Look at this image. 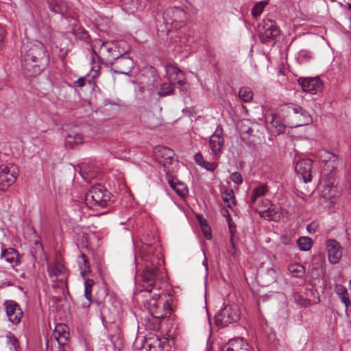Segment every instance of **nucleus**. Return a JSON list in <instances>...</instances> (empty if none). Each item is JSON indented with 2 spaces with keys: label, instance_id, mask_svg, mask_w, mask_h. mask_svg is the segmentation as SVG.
I'll use <instances>...</instances> for the list:
<instances>
[{
  "label": "nucleus",
  "instance_id": "1",
  "mask_svg": "<svg viewBox=\"0 0 351 351\" xmlns=\"http://www.w3.org/2000/svg\"><path fill=\"white\" fill-rule=\"evenodd\" d=\"M21 62L25 75H39L49 62L46 47L37 40L23 43L21 48Z\"/></svg>",
  "mask_w": 351,
  "mask_h": 351
},
{
  "label": "nucleus",
  "instance_id": "2",
  "mask_svg": "<svg viewBox=\"0 0 351 351\" xmlns=\"http://www.w3.org/2000/svg\"><path fill=\"white\" fill-rule=\"evenodd\" d=\"M154 247L150 244H145L142 247L141 257L144 262V269L141 274L142 292L150 294L153 291L160 292L157 282L160 280L162 273L158 269L160 258L153 254Z\"/></svg>",
  "mask_w": 351,
  "mask_h": 351
},
{
  "label": "nucleus",
  "instance_id": "3",
  "mask_svg": "<svg viewBox=\"0 0 351 351\" xmlns=\"http://www.w3.org/2000/svg\"><path fill=\"white\" fill-rule=\"evenodd\" d=\"M282 111L286 114L284 119L291 128L308 125L312 122L309 112L297 104H288L282 108Z\"/></svg>",
  "mask_w": 351,
  "mask_h": 351
},
{
  "label": "nucleus",
  "instance_id": "4",
  "mask_svg": "<svg viewBox=\"0 0 351 351\" xmlns=\"http://www.w3.org/2000/svg\"><path fill=\"white\" fill-rule=\"evenodd\" d=\"M171 299H164L160 293H154L151 298L147 300V306L150 314L154 318L160 319L171 313Z\"/></svg>",
  "mask_w": 351,
  "mask_h": 351
},
{
  "label": "nucleus",
  "instance_id": "5",
  "mask_svg": "<svg viewBox=\"0 0 351 351\" xmlns=\"http://www.w3.org/2000/svg\"><path fill=\"white\" fill-rule=\"evenodd\" d=\"M110 193L101 184L95 185L86 194V204L92 209L106 207L110 202Z\"/></svg>",
  "mask_w": 351,
  "mask_h": 351
},
{
  "label": "nucleus",
  "instance_id": "6",
  "mask_svg": "<svg viewBox=\"0 0 351 351\" xmlns=\"http://www.w3.org/2000/svg\"><path fill=\"white\" fill-rule=\"evenodd\" d=\"M258 36L264 44L274 43L280 35V29L276 22L270 19H263L258 26Z\"/></svg>",
  "mask_w": 351,
  "mask_h": 351
},
{
  "label": "nucleus",
  "instance_id": "7",
  "mask_svg": "<svg viewBox=\"0 0 351 351\" xmlns=\"http://www.w3.org/2000/svg\"><path fill=\"white\" fill-rule=\"evenodd\" d=\"M240 317L236 305H228L221 308L215 315V324L219 327H226L239 321Z\"/></svg>",
  "mask_w": 351,
  "mask_h": 351
},
{
  "label": "nucleus",
  "instance_id": "8",
  "mask_svg": "<svg viewBox=\"0 0 351 351\" xmlns=\"http://www.w3.org/2000/svg\"><path fill=\"white\" fill-rule=\"evenodd\" d=\"M112 65L111 71L115 73L123 74L128 75L134 68L133 60L123 54H120L114 60L110 62Z\"/></svg>",
  "mask_w": 351,
  "mask_h": 351
},
{
  "label": "nucleus",
  "instance_id": "9",
  "mask_svg": "<svg viewBox=\"0 0 351 351\" xmlns=\"http://www.w3.org/2000/svg\"><path fill=\"white\" fill-rule=\"evenodd\" d=\"M18 177V168L14 165L0 167V189L5 190L12 185Z\"/></svg>",
  "mask_w": 351,
  "mask_h": 351
},
{
  "label": "nucleus",
  "instance_id": "10",
  "mask_svg": "<svg viewBox=\"0 0 351 351\" xmlns=\"http://www.w3.org/2000/svg\"><path fill=\"white\" fill-rule=\"evenodd\" d=\"M99 47V53L106 58L114 60L119 55L117 51V46L115 43L112 42H101V40H96L93 47L94 53H96L97 48Z\"/></svg>",
  "mask_w": 351,
  "mask_h": 351
},
{
  "label": "nucleus",
  "instance_id": "11",
  "mask_svg": "<svg viewBox=\"0 0 351 351\" xmlns=\"http://www.w3.org/2000/svg\"><path fill=\"white\" fill-rule=\"evenodd\" d=\"M313 161L306 158L298 161L295 165V173L302 178L304 182L307 183L312 180Z\"/></svg>",
  "mask_w": 351,
  "mask_h": 351
},
{
  "label": "nucleus",
  "instance_id": "12",
  "mask_svg": "<svg viewBox=\"0 0 351 351\" xmlns=\"http://www.w3.org/2000/svg\"><path fill=\"white\" fill-rule=\"evenodd\" d=\"M4 306L8 319L13 324L20 322L23 312L19 304L13 300H6L4 302Z\"/></svg>",
  "mask_w": 351,
  "mask_h": 351
},
{
  "label": "nucleus",
  "instance_id": "13",
  "mask_svg": "<svg viewBox=\"0 0 351 351\" xmlns=\"http://www.w3.org/2000/svg\"><path fill=\"white\" fill-rule=\"evenodd\" d=\"M154 155L160 164L168 167L173 160L174 152L167 147L158 146L154 149Z\"/></svg>",
  "mask_w": 351,
  "mask_h": 351
},
{
  "label": "nucleus",
  "instance_id": "14",
  "mask_svg": "<svg viewBox=\"0 0 351 351\" xmlns=\"http://www.w3.org/2000/svg\"><path fill=\"white\" fill-rule=\"evenodd\" d=\"M224 143L222 128L218 127L211 135L209 140V145L213 155L220 154Z\"/></svg>",
  "mask_w": 351,
  "mask_h": 351
},
{
  "label": "nucleus",
  "instance_id": "15",
  "mask_svg": "<svg viewBox=\"0 0 351 351\" xmlns=\"http://www.w3.org/2000/svg\"><path fill=\"white\" fill-rule=\"evenodd\" d=\"M298 81L303 91L311 93L313 94H315L322 86V82L318 77H300Z\"/></svg>",
  "mask_w": 351,
  "mask_h": 351
},
{
  "label": "nucleus",
  "instance_id": "16",
  "mask_svg": "<svg viewBox=\"0 0 351 351\" xmlns=\"http://www.w3.org/2000/svg\"><path fill=\"white\" fill-rule=\"evenodd\" d=\"M327 248L329 261L333 264L338 263L342 256L339 243L334 239H329L327 241Z\"/></svg>",
  "mask_w": 351,
  "mask_h": 351
},
{
  "label": "nucleus",
  "instance_id": "17",
  "mask_svg": "<svg viewBox=\"0 0 351 351\" xmlns=\"http://www.w3.org/2000/svg\"><path fill=\"white\" fill-rule=\"evenodd\" d=\"M184 17V10L177 7L167 9L163 15L166 23L181 22Z\"/></svg>",
  "mask_w": 351,
  "mask_h": 351
},
{
  "label": "nucleus",
  "instance_id": "18",
  "mask_svg": "<svg viewBox=\"0 0 351 351\" xmlns=\"http://www.w3.org/2000/svg\"><path fill=\"white\" fill-rule=\"evenodd\" d=\"M260 125L257 123H252L248 119L243 120L240 125V132L242 134L260 138Z\"/></svg>",
  "mask_w": 351,
  "mask_h": 351
},
{
  "label": "nucleus",
  "instance_id": "19",
  "mask_svg": "<svg viewBox=\"0 0 351 351\" xmlns=\"http://www.w3.org/2000/svg\"><path fill=\"white\" fill-rule=\"evenodd\" d=\"M20 254L19 252L12 247L1 249L0 258H4L8 263L12 265H20Z\"/></svg>",
  "mask_w": 351,
  "mask_h": 351
},
{
  "label": "nucleus",
  "instance_id": "20",
  "mask_svg": "<svg viewBox=\"0 0 351 351\" xmlns=\"http://www.w3.org/2000/svg\"><path fill=\"white\" fill-rule=\"evenodd\" d=\"M317 157L323 163L327 165L332 169L337 167L338 157L332 153L322 149L318 152Z\"/></svg>",
  "mask_w": 351,
  "mask_h": 351
},
{
  "label": "nucleus",
  "instance_id": "21",
  "mask_svg": "<svg viewBox=\"0 0 351 351\" xmlns=\"http://www.w3.org/2000/svg\"><path fill=\"white\" fill-rule=\"evenodd\" d=\"M51 11L56 14L64 15L68 10L69 5L65 0H48Z\"/></svg>",
  "mask_w": 351,
  "mask_h": 351
},
{
  "label": "nucleus",
  "instance_id": "22",
  "mask_svg": "<svg viewBox=\"0 0 351 351\" xmlns=\"http://www.w3.org/2000/svg\"><path fill=\"white\" fill-rule=\"evenodd\" d=\"M53 336L58 343H66L69 337L66 325L61 324H57L54 330Z\"/></svg>",
  "mask_w": 351,
  "mask_h": 351
},
{
  "label": "nucleus",
  "instance_id": "23",
  "mask_svg": "<svg viewBox=\"0 0 351 351\" xmlns=\"http://www.w3.org/2000/svg\"><path fill=\"white\" fill-rule=\"evenodd\" d=\"M226 351H250L249 345L243 339L237 338L230 341Z\"/></svg>",
  "mask_w": 351,
  "mask_h": 351
},
{
  "label": "nucleus",
  "instance_id": "24",
  "mask_svg": "<svg viewBox=\"0 0 351 351\" xmlns=\"http://www.w3.org/2000/svg\"><path fill=\"white\" fill-rule=\"evenodd\" d=\"M84 138L80 133L75 132H69L65 137V145L67 147H73L83 143Z\"/></svg>",
  "mask_w": 351,
  "mask_h": 351
},
{
  "label": "nucleus",
  "instance_id": "25",
  "mask_svg": "<svg viewBox=\"0 0 351 351\" xmlns=\"http://www.w3.org/2000/svg\"><path fill=\"white\" fill-rule=\"evenodd\" d=\"M339 194L337 186L330 184L324 186L321 191L322 196L331 202L339 196Z\"/></svg>",
  "mask_w": 351,
  "mask_h": 351
},
{
  "label": "nucleus",
  "instance_id": "26",
  "mask_svg": "<svg viewBox=\"0 0 351 351\" xmlns=\"http://www.w3.org/2000/svg\"><path fill=\"white\" fill-rule=\"evenodd\" d=\"M48 272L51 278H58L64 271V266L60 262L56 261L48 266Z\"/></svg>",
  "mask_w": 351,
  "mask_h": 351
},
{
  "label": "nucleus",
  "instance_id": "27",
  "mask_svg": "<svg viewBox=\"0 0 351 351\" xmlns=\"http://www.w3.org/2000/svg\"><path fill=\"white\" fill-rule=\"evenodd\" d=\"M78 265L80 269L82 276L85 279L88 273H90V265L87 257L83 253L78 256Z\"/></svg>",
  "mask_w": 351,
  "mask_h": 351
},
{
  "label": "nucleus",
  "instance_id": "28",
  "mask_svg": "<svg viewBox=\"0 0 351 351\" xmlns=\"http://www.w3.org/2000/svg\"><path fill=\"white\" fill-rule=\"evenodd\" d=\"M335 291L339 295L341 301L345 304L346 308L351 306V302L348 297V293L346 288L342 285H337L335 287Z\"/></svg>",
  "mask_w": 351,
  "mask_h": 351
},
{
  "label": "nucleus",
  "instance_id": "29",
  "mask_svg": "<svg viewBox=\"0 0 351 351\" xmlns=\"http://www.w3.org/2000/svg\"><path fill=\"white\" fill-rule=\"evenodd\" d=\"M221 193L223 200L227 204L228 207L232 208L235 205V196L232 189H222Z\"/></svg>",
  "mask_w": 351,
  "mask_h": 351
},
{
  "label": "nucleus",
  "instance_id": "30",
  "mask_svg": "<svg viewBox=\"0 0 351 351\" xmlns=\"http://www.w3.org/2000/svg\"><path fill=\"white\" fill-rule=\"evenodd\" d=\"M267 191L268 187L265 184L254 188L252 191V197L250 199L251 204L256 203L258 198L264 196Z\"/></svg>",
  "mask_w": 351,
  "mask_h": 351
},
{
  "label": "nucleus",
  "instance_id": "31",
  "mask_svg": "<svg viewBox=\"0 0 351 351\" xmlns=\"http://www.w3.org/2000/svg\"><path fill=\"white\" fill-rule=\"evenodd\" d=\"M262 213L261 217L268 221H276L280 216V213L274 208L273 205L269 208L265 209L263 212L262 211Z\"/></svg>",
  "mask_w": 351,
  "mask_h": 351
},
{
  "label": "nucleus",
  "instance_id": "32",
  "mask_svg": "<svg viewBox=\"0 0 351 351\" xmlns=\"http://www.w3.org/2000/svg\"><path fill=\"white\" fill-rule=\"evenodd\" d=\"M169 184L179 196L184 197L188 193V189L183 183L169 180Z\"/></svg>",
  "mask_w": 351,
  "mask_h": 351
},
{
  "label": "nucleus",
  "instance_id": "33",
  "mask_svg": "<svg viewBox=\"0 0 351 351\" xmlns=\"http://www.w3.org/2000/svg\"><path fill=\"white\" fill-rule=\"evenodd\" d=\"M289 271L295 278H301L305 274V269L303 265L299 263L291 264L288 267Z\"/></svg>",
  "mask_w": 351,
  "mask_h": 351
},
{
  "label": "nucleus",
  "instance_id": "34",
  "mask_svg": "<svg viewBox=\"0 0 351 351\" xmlns=\"http://www.w3.org/2000/svg\"><path fill=\"white\" fill-rule=\"evenodd\" d=\"M298 247L302 251H308L313 246V240L308 237H301L297 241Z\"/></svg>",
  "mask_w": 351,
  "mask_h": 351
},
{
  "label": "nucleus",
  "instance_id": "35",
  "mask_svg": "<svg viewBox=\"0 0 351 351\" xmlns=\"http://www.w3.org/2000/svg\"><path fill=\"white\" fill-rule=\"evenodd\" d=\"M94 281L92 279H86L84 282V296L88 300V304H84V306L88 307L91 303V292Z\"/></svg>",
  "mask_w": 351,
  "mask_h": 351
},
{
  "label": "nucleus",
  "instance_id": "36",
  "mask_svg": "<svg viewBox=\"0 0 351 351\" xmlns=\"http://www.w3.org/2000/svg\"><path fill=\"white\" fill-rule=\"evenodd\" d=\"M239 97L245 102H248L253 97V93L249 87H242L239 92Z\"/></svg>",
  "mask_w": 351,
  "mask_h": 351
},
{
  "label": "nucleus",
  "instance_id": "37",
  "mask_svg": "<svg viewBox=\"0 0 351 351\" xmlns=\"http://www.w3.org/2000/svg\"><path fill=\"white\" fill-rule=\"evenodd\" d=\"M269 122V118H267V123ZM270 125L272 128H276V132L278 134L282 133L285 131V126L281 123L274 116H271V121H269Z\"/></svg>",
  "mask_w": 351,
  "mask_h": 351
},
{
  "label": "nucleus",
  "instance_id": "38",
  "mask_svg": "<svg viewBox=\"0 0 351 351\" xmlns=\"http://www.w3.org/2000/svg\"><path fill=\"white\" fill-rule=\"evenodd\" d=\"M267 4V3L265 1H260L256 3L252 9V15L255 18L260 16Z\"/></svg>",
  "mask_w": 351,
  "mask_h": 351
},
{
  "label": "nucleus",
  "instance_id": "39",
  "mask_svg": "<svg viewBox=\"0 0 351 351\" xmlns=\"http://www.w3.org/2000/svg\"><path fill=\"white\" fill-rule=\"evenodd\" d=\"M173 86L171 83H164L161 85L160 91L158 93V95L163 97L167 95H170L173 93Z\"/></svg>",
  "mask_w": 351,
  "mask_h": 351
},
{
  "label": "nucleus",
  "instance_id": "40",
  "mask_svg": "<svg viewBox=\"0 0 351 351\" xmlns=\"http://www.w3.org/2000/svg\"><path fill=\"white\" fill-rule=\"evenodd\" d=\"M7 344L12 351H18L19 348V342L14 336H7Z\"/></svg>",
  "mask_w": 351,
  "mask_h": 351
},
{
  "label": "nucleus",
  "instance_id": "41",
  "mask_svg": "<svg viewBox=\"0 0 351 351\" xmlns=\"http://www.w3.org/2000/svg\"><path fill=\"white\" fill-rule=\"evenodd\" d=\"M73 34L75 36L84 42H88L89 36L88 32L84 29H78L76 30H74Z\"/></svg>",
  "mask_w": 351,
  "mask_h": 351
},
{
  "label": "nucleus",
  "instance_id": "42",
  "mask_svg": "<svg viewBox=\"0 0 351 351\" xmlns=\"http://www.w3.org/2000/svg\"><path fill=\"white\" fill-rule=\"evenodd\" d=\"M271 205L272 204L269 199H261V202L258 204V207L256 208V210L260 214V216H261L263 214L262 211L263 212L265 209L267 210V208H269Z\"/></svg>",
  "mask_w": 351,
  "mask_h": 351
},
{
  "label": "nucleus",
  "instance_id": "43",
  "mask_svg": "<svg viewBox=\"0 0 351 351\" xmlns=\"http://www.w3.org/2000/svg\"><path fill=\"white\" fill-rule=\"evenodd\" d=\"M230 179L234 183L237 184H240L243 182L242 176L239 172H234L231 173Z\"/></svg>",
  "mask_w": 351,
  "mask_h": 351
},
{
  "label": "nucleus",
  "instance_id": "44",
  "mask_svg": "<svg viewBox=\"0 0 351 351\" xmlns=\"http://www.w3.org/2000/svg\"><path fill=\"white\" fill-rule=\"evenodd\" d=\"M176 73L178 76L181 75L180 79L178 80L177 83L179 85V86L180 87V88H183L184 87V86L186 85V81L182 77H184V73L179 69H176Z\"/></svg>",
  "mask_w": 351,
  "mask_h": 351
},
{
  "label": "nucleus",
  "instance_id": "45",
  "mask_svg": "<svg viewBox=\"0 0 351 351\" xmlns=\"http://www.w3.org/2000/svg\"><path fill=\"white\" fill-rule=\"evenodd\" d=\"M201 167L210 171H213L217 167V164L215 162H210L204 160V163L202 164Z\"/></svg>",
  "mask_w": 351,
  "mask_h": 351
},
{
  "label": "nucleus",
  "instance_id": "46",
  "mask_svg": "<svg viewBox=\"0 0 351 351\" xmlns=\"http://www.w3.org/2000/svg\"><path fill=\"white\" fill-rule=\"evenodd\" d=\"M204 223H205L204 228L202 229V231L204 234L205 238L208 240L211 239L212 238V234L210 227L208 226L207 221H204Z\"/></svg>",
  "mask_w": 351,
  "mask_h": 351
},
{
  "label": "nucleus",
  "instance_id": "47",
  "mask_svg": "<svg viewBox=\"0 0 351 351\" xmlns=\"http://www.w3.org/2000/svg\"><path fill=\"white\" fill-rule=\"evenodd\" d=\"M318 227V223L316 221H313L307 226L306 230L310 234H313L316 232Z\"/></svg>",
  "mask_w": 351,
  "mask_h": 351
},
{
  "label": "nucleus",
  "instance_id": "48",
  "mask_svg": "<svg viewBox=\"0 0 351 351\" xmlns=\"http://www.w3.org/2000/svg\"><path fill=\"white\" fill-rule=\"evenodd\" d=\"M125 4L128 5V9L131 10L132 12L136 10H138L139 8L138 0H135L131 5H130L128 3H126Z\"/></svg>",
  "mask_w": 351,
  "mask_h": 351
},
{
  "label": "nucleus",
  "instance_id": "49",
  "mask_svg": "<svg viewBox=\"0 0 351 351\" xmlns=\"http://www.w3.org/2000/svg\"><path fill=\"white\" fill-rule=\"evenodd\" d=\"M194 159L195 162L201 166L202 163H204V159L202 154L197 153L194 156Z\"/></svg>",
  "mask_w": 351,
  "mask_h": 351
},
{
  "label": "nucleus",
  "instance_id": "50",
  "mask_svg": "<svg viewBox=\"0 0 351 351\" xmlns=\"http://www.w3.org/2000/svg\"><path fill=\"white\" fill-rule=\"evenodd\" d=\"M74 84L77 87H83L85 84V77H82L78 78V80L74 82Z\"/></svg>",
  "mask_w": 351,
  "mask_h": 351
},
{
  "label": "nucleus",
  "instance_id": "51",
  "mask_svg": "<svg viewBox=\"0 0 351 351\" xmlns=\"http://www.w3.org/2000/svg\"><path fill=\"white\" fill-rule=\"evenodd\" d=\"M58 343V346L57 348V350L56 351H68L67 350V347L68 346L66 345V343Z\"/></svg>",
  "mask_w": 351,
  "mask_h": 351
},
{
  "label": "nucleus",
  "instance_id": "52",
  "mask_svg": "<svg viewBox=\"0 0 351 351\" xmlns=\"http://www.w3.org/2000/svg\"><path fill=\"white\" fill-rule=\"evenodd\" d=\"M281 241L285 245H289L290 243V238L287 235H283L281 237Z\"/></svg>",
  "mask_w": 351,
  "mask_h": 351
},
{
  "label": "nucleus",
  "instance_id": "53",
  "mask_svg": "<svg viewBox=\"0 0 351 351\" xmlns=\"http://www.w3.org/2000/svg\"><path fill=\"white\" fill-rule=\"evenodd\" d=\"M308 56V53L306 50H301L299 53V58H306Z\"/></svg>",
  "mask_w": 351,
  "mask_h": 351
},
{
  "label": "nucleus",
  "instance_id": "54",
  "mask_svg": "<svg viewBox=\"0 0 351 351\" xmlns=\"http://www.w3.org/2000/svg\"><path fill=\"white\" fill-rule=\"evenodd\" d=\"M295 300H297L298 302L301 305V306H307L308 304H309V301L308 300H302V302H299V300L297 299V298H295Z\"/></svg>",
  "mask_w": 351,
  "mask_h": 351
},
{
  "label": "nucleus",
  "instance_id": "55",
  "mask_svg": "<svg viewBox=\"0 0 351 351\" xmlns=\"http://www.w3.org/2000/svg\"><path fill=\"white\" fill-rule=\"evenodd\" d=\"M198 219H199V223L202 227V229L204 228L205 223H204V221H206V220L203 218H201V217H198Z\"/></svg>",
  "mask_w": 351,
  "mask_h": 351
},
{
  "label": "nucleus",
  "instance_id": "56",
  "mask_svg": "<svg viewBox=\"0 0 351 351\" xmlns=\"http://www.w3.org/2000/svg\"><path fill=\"white\" fill-rule=\"evenodd\" d=\"M149 350L148 351H157L156 347L152 346V345L149 344Z\"/></svg>",
  "mask_w": 351,
  "mask_h": 351
},
{
  "label": "nucleus",
  "instance_id": "57",
  "mask_svg": "<svg viewBox=\"0 0 351 351\" xmlns=\"http://www.w3.org/2000/svg\"><path fill=\"white\" fill-rule=\"evenodd\" d=\"M46 347H47V351H53L52 348L49 350V340L47 339L46 341Z\"/></svg>",
  "mask_w": 351,
  "mask_h": 351
},
{
  "label": "nucleus",
  "instance_id": "58",
  "mask_svg": "<svg viewBox=\"0 0 351 351\" xmlns=\"http://www.w3.org/2000/svg\"><path fill=\"white\" fill-rule=\"evenodd\" d=\"M101 316H102V320H103V322H108L107 319H108V317H106V315H105L104 314H101Z\"/></svg>",
  "mask_w": 351,
  "mask_h": 351
},
{
  "label": "nucleus",
  "instance_id": "59",
  "mask_svg": "<svg viewBox=\"0 0 351 351\" xmlns=\"http://www.w3.org/2000/svg\"><path fill=\"white\" fill-rule=\"evenodd\" d=\"M350 289H351V280H350Z\"/></svg>",
  "mask_w": 351,
  "mask_h": 351
}]
</instances>
